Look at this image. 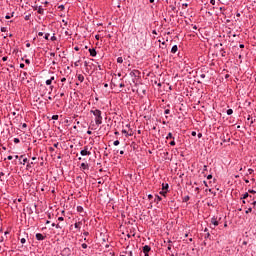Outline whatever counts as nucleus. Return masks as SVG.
<instances>
[{
    "instance_id": "obj_62",
    "label": "nucleus",
    "mask_w": 256,
    "mask_h": 256,
    "mask_svg": "<svg viewBox=\"0 0 256 256\" xmlns=\"http://www.w3.org/2000/svg\"><path fill=\"white\" fill-rule=\"evenodd\" d=\"M200 77H201V79H205L206 75L205 74H201Z\"/></svg>"
},
{
    "instance_id": "obj_54",
    "label": "nucleus",
    "mask_w": 256,
    "mask_h": 256,
    "mask_svg": "<svg viewBox=\"0 0 256 256\" xmlns=\"http://www.w3.org/2000/svg\"><path fill=\"white\" fill-rule=\"evenodd\" d=\"M58 8L61 9V11H63V9H65V6L64 5H60Z\"/></svg>"
},
{
    "instance_id": "obj_23",
    "label": "nucleus",
    "mask_w": 256,
    "mask_h": 256,
    "mask_svg": "<svg viewBox=\"0 0 256 256\" xmlns=\"http://www.w3.org/2000/svg\"><path fill=\"white\" fill-rule=\"evenodd\" d=\"M247 121H250V126L253 125V123H255L253 118H251V115L248 116Z\"/></svg>"
},
{
    "instance_id": "obj_51",
    "label": "nucleus",
    "mask_w": 256,
    "mask_h": 256,
    "mask_svg": "<svg viewBox=\"0 0 256 256\" xmlns=\"http://www.w3.org/2000/svg\"><path fill=\"white\" fill-rule=\"evenodd\" d=\"M9 59V57H7V56H4L3 58H2V61H7Z\"/></svg>"
},
{
    "instance_id": "obj_46",
    "label": "nucleus",
    "mask_w": 256,
    "mask_h": 256,
    "mask_svg": "<svg viewBox=\"0 0 256 256\" xmlns=\"http://www.w3.org/2000/svg\"><path fill=\"white\" fill-rule=\"evenodd\" d=\"M17 201H18V203H21V201H23V199L22 198H18L17 200H14V203H17Z\"/></svg>"
},
{
    "instance_id": "obj_45",
    "label": "nucleus",
    "mask_w": 256,
    "mask_h": 256,
    "mask_svg": "<svg viewBox=\"0 0 256 256\" xmlns=\"http://www.w3.org/2000/svg\"><path fill=\"white\" fill-rule=\"evenodd\" d=\"M25 63H26V65H31V60L26 59V60H25Z\"/></svg>"
},
{
    "instance_id": "obj_28",
    "label": "nucleus",
    "mask_w": 256,
    "mask_h": 256,
    "mask_svg": "<svg viewBox=\"0 0 256 256\" xmlns=\"http://www.w3.org/2000/svg\"><path fill=\"white\" fill-rule=\"evenodd\" d=\"M226 113H227V115H233V109H228V110L226 111Z\"/></svg>"
},
{
    "instance_id": "obj_59",
    "label": "nucleus",
    "mask_w": 256,
    "mask_h": 256,
    "mask_svg": "<svg viewBox=\"0 0 256 256\" xmlns=\"http://www.w3.org/2000/svg\"><path fill=\"white\" fill-rule=\"evenodd\" d=\"M7 159H8V161H11V160L13 159V156L9 155V156L7 157Z\"/></svg>"
},
{
    "instance_id": "obj_17",
    "label": "nucleus",
    "mask_w": 256,
    "mask_h": 256,
    "mask_svg": "<svg viewBox=\"0 0 256 256\" xmlns=\"http://www.w3.org/2000/svg\"><path fill=\"white\" fill-rule=\"evenodd\" d=\"M166 139H167V141H169V139L175 140V136H173V133L169 132V133L167 134V136H166Z\"/></svg>"
},
{
    "instance_id": "obj_12",
    "label": "nucleus",
    "mask_w": 256,
    "mask_h": 256,
    "mask_svg": "<svg viewBox=\"0 0 256 256\" xmlns=\"http://www.w3.org/2000/svg\"><path fill=\"white\" fill-rule=\"evenodd\" d=\"M37 13H38L39 15H44L45 9H43V7L39 6V7L37 8Z\"/></svg>"
},
{
    "instance_id": "obj_63",
    "label": "nucleus",
    "mask_w": 256,
    "mask_h": 256,
    "mask_svg": "<svg viewBox=\"0 0 256 256\" xmlns=\"http://www.w3.org/2000/svg\"><path fill=\"white\" fill-rule=\"evenodd\" d=\"M148 199H153V196L151 194H149Z\"/></svg>"
},
{
    "instance_id": "obj_22",
    "label": "nucleus",
    "mask_w": 256,
    "mask_h": 256,
    "mask_svg": "<svg viewBox=\"0 0 256 256\" xmlns=\"http://www.w3.org/2000/svg\"><path fill=\"white\" fill-rule=\"evenodd\" d=\"M189 199H191V197L189 195L185 196L183 199H182V202L183 203H187V201H189Z\"/></svg>"
},
{
    "instance_id": "obj_34",
    "label": "nucleus",
    "mask_w": 256,
    "mask_h": 256,
    "mask_svg": "<svg viewBox=\"0 0 256 256\" xmlns=\"http://www.w3.org/2000/svg\"><path fill=\"white\" fill-rule=\"evenodd\" d=\"M49 37H50V34L46 33L45 36H44V39H46V41H49Z\"/></svg>"
},
{
    "instance_id": "obj_61",
    "label": "nucleus",
    "mask_w": 256,
    "mask_h": 256,
    "mask_svg": "<svg viewBox=\"0 0 256 256\" xmlns=\"http://www.w3.org/2000/svg\"><path fill=\"white\" fill-rule=\"evenodd\" d=\"M211 5H215V0H210Z\"/></svg>"
},
{
    "instance_id": "obj_40",
    "label": "nucleus",
    "mask_w": 256,
    "mask_h": 256,
    "mask_svg": "<svg viewBox=\"0 0 256 256\" xmlns=\"http://www.w3.org/2000/svg\"><path fill=\"white\" fill-rule=\"evenodd\" d=\"M34 163L31 162V163H28L27 166H26V169H31V165H33Z\"/></svg>"
},
{
    "instance_id": "obj_43",
    "label": "nucleus",
    "mask_w": 256,
    "mask_h": 256,
    "mask_svg": "<svg viewBox=\"0 0 256 256\" xmlns=\"http://www.w3.org/2000/svg\"><path fill=\"white\" fill-rule=\"evenodd\" d=\"M254 171H255V170H253V169H251V168H250V169H248V173H249V175H253Z\"/></svg>"
},
{
    "instance_id": "obj_53",
    "label": "nucleus",
    "mask_w": 256,
    "mask_h": 256,
    "mask_svg": "<svg viewBox=\"0 0 256 256\" xmlns=\"http://www.w3.org/2000/svg\"><path fill=\"white\" fill-rule=\"evenodd\" d=\"M49 151H50L51 153H53V151H55V148L49 147Z\"/></svg>"
},
{
    "instance_id": "obj_18",
    "label": "nucleus",
    "mask_w": 256,
    "mask_h": 256,
    "mask_svg": "<svg viewBox=\"0 0 256 256\" xmlns=\"http://www.w3.org/2000/svg\"><path fill=\"white\" fill-rule=\"evenodd\" d=\"M220 53H221V57H227V51H225V49L221 48Z\"/></svg>"
},
{
    "instance_id": "obj_33",
    "label": "nucleus",
    "mask_w": 256,
    "mask_h": 256,
    "mask_svg": "<svg viewBox=\"0 0 256 256\" xmlns=\"http://www.w3.org/2000/svg\"><path fill=\"white\" fill-rule=\"evenodd\" d=\"M117 63H123V57H118L117 58Z\"/></svg>"
},
{
    "instance_id": "obj_10",
    "label": "nucleus",
    "mask_w": 256,
    "mask_h": 256,
    "mask_svg": "<svg viewBox=\"0 0 256 256\" xmlns=\"http://www.w3.org/2000/svg\"><path fill=\"white\" fill-rule=\"evenodd\" d=\"M211 223H212V225H214V227H218L219 226V221H217V218L215 216H213L211 218Z\"/></svg>"
},
{
    "instance_id": "obj_35",
    "label": "nucleus",
    "mask_w": 256,
    "mask_h": 256,
    "mask_svg": "<svg viewBox=\"0 0 256 256\" xmlns=\"http://www.w3.org/2000/svg\"><path fill=\"white\" fill-rule=\"evenodd\" d=\"M121 142H119V140H116L113 142V145H115V147H117Z\"/></svg>"
},
{
    "instance_id": "obj_52",
    "label": "nucleus",
    "mask_w": 256,
    "mask_h": 256,
    "mask_svg": "<svg viewBox=\"0 0 256 256\" xmlns=\"http://www.w3.org/2000/svg\"><path fill=\"white\" fill-rule=\"evenodd\" d=\"M20 69H25V64L24 63L20 64Z\"/></svg>"
},
{
    "instance_id": "obj_7",
    "label": "nucleus",
    "mask_w": 256,
    "mask_h": 256,
    "mask_svg": "<svg viewBox=\"0 0 256 256\" xmlns=\"http://www.w3.org/2000/svg\"><path fill=\"white\" fill-rule=\"evenodd\" d=\"M47 236H44L43 234H41V233H37L36 234V239H37V241H45V238H46Z\"/></svg>"
},
{
    "instance_id": "obj_21",
    "label": "nucleus",
    "mask_w": 256,
    "mask_h": 256,
    "mask_svg": "<svg viewBox=\"0 0 256 256\" xmlns=\"http://www.w3.org/2000/svg\"><path fill=\"white\" fill-rule=\"evenodd\" d=\"M63 253H65L66 255H71V249L64 248Z\"/></svg>"
},
{
    "instance_id": "obj_19",
    "label": "nucleus",
    "mask_w": 256,
    "mask_h": 256,
    "mask_svg": "<svg viewBox=\"0 0 256 256\" xmlns=\"http://www.w3.org/2000/svg\"><path fill=\"white\" fill-rule=\"evenodd\" d=\"M159 193H160V195H162V197H167V193H169V191L168 190H162Z\"/></svg>"
},
{
    "instance_id": "obj_57",
    "label": "nucleus",
    "mask_w": 256,
    "mask_h": 256,
    "mask_svg": "<svg viewBox=\"0 0 256 256\" xmlns=\"http://www.w3.org/2000/svg\"><path fill=\"white\" fill-rule=\"evenodd\" d=\"M11 17H13V13H12V15H11V16L6 15V16H5V19H10Z\"/></svg>"
},
{
    "instance_id": "obj_2",
    "label": "nucleus",
    "mask_w": 256,
    "mask_h": 256,
    "mask_svg": "<svg viewBox=\"0 0 256 256\" xmlns=\"http://www.w3.org/2000/svg\"><path fill=\"white\" fill-rule=\"evenodd\" d=\"M80 155H82V157H87L91 155V151H89V146H84V149L80 151Z\"/></svg>"
},
{
    "instance_id": "obj_31",
    "label": "nucleus",
    "mask_w": 256,
    "mask_h": 256,
    "mask_svg": "<svg viewBox=\"0 0 256 256\" xmlns=\"http://www.w3.org/2000/svg\"><path fill=\"white\" fill-rule=\"evenodd\" d=\"M252 211H253V208L250 207V208H248V209L245 211V213H246V215H247V214L251 213Z\"/></svg>"
},
{
    "instance_id": "obj_20",
    "label": "nucleus",
    "mask_w": 256,
    "mask_h": 256,
    "mask_svg": "<svg viewBox=\"0 0 256 256\" xmlns=\"http://www.w3.org/2000/svg\"><path fill=\"white\" fill-rule=\"evenodd\" d=\"M122 133L125 135V137H131L133 133L127 132V130H122Z\"/></svg>"
},
{
    "instance_id": "obj_64",
    "label": "nucleus",
    "mask_w": 256,
    "mask_h": 256,
    "mask_svg": "<svg viewBox=\"0 0 256 256\" xmlns=\"http://www.w3.org/2000/svg\"><path fill=\"white\" fill-rule=\"evenodd\" d=\"M74 49H75L76 51H79V47H78V46H75Z\"/></svg>"
},
{
    "instance_id": "obj_41",
    "label": "nucleus",
    "mask_w": 256,
    "mask_h": 256,
    "mask_svg": "<svg viewBox=\"0 0 256 256\" xmlns=\"http://www.w3.org/2000/svg\"><path fill=\"white\" fill-rule=\"evenodd\" d=\"M169 113H171V110H169V109H166V110L164 111V115H169Z\"/></svg>"
},
{
    "instance_id": "obj_4",
    "label": "nucleus",
    "mask_w": 256,
    "mask_h": 256,
    "mask_svg": "<svg viewBox=\"0 0 256 256\" xmlns=\"http://www.w3.org/2000/svg\"><path fill=\"white\" fill-rule=\"evenodd\" d=\"M130 77L137 79V77H141V72L139 70H132L130 72Z\"/></svg>"
},
{
    "instance_id": "obj_32",
    "label": "nucleus",
    "mask_w": 256,
    "mask_h": 256,
    "mask_svg": "<svg viewBox=\"0 0 256 256\" xmlns=\"http://www.w3.org/2000/svg\"><path fill=\"white\" fill-rule=\"evenodd\" d=\"M50 41H57V36H55V34H53V36L50 38Z\"/></svg>"
},
{
    "instance_id": "obj_13",
    "label": "nucleus",
    "mask_w": 256,
    "mask_h": 256,
    "mask_svg": "<svg viewBox=\"0 0 256 256\" xmlns=\"http://www.w3.org/2000/svg\"><path fill=\"white\" fill-rule=\"evenodd\" d=\"M162 191H169V184L168 183H162Z\"/></svg>"
},
{
    "instance_id": "obj_25",
    "label": "nucleus",
    "mask_w": 256,
    "mask_h": 256,
    "mask_svg": "<svg viewBox=\"0 0 256 256\" xmlns=\"http://www.w3.org/2000/svg\"><path fill=\"white\" fill-rule=\"evenodd\" d=\"M154 201L159 203L160 201H163V198H161V196H159V195H156V199Z\"/></svg>"
},
{
    "instance_id": "obj_9",
    "label": "nucleus",
    "mask_w": 256,
    "mask_h": 256,
    "mask_svg": "<svg viewBox=\"0 0 256 256\" xmlns=\"http://www.w3.org/2000/svg\"><path fill=\"white\" fill-rule=\"evenodd\" d=\"M137 93H142L143 95H145L147 93V89L145 87H143V85H141L138 89H137Z\"/></svg>"
},
{
    "instance_id": "obj_36",
    "label": "nucleus",
    "mask_w": 256,
    "mask_h": 256,
    "mask_svg": "<svg viewBox=\"0 0 256 256\" xmlns=\"http://www.w3.org/2000/svg\"><path fill=\"white\" fill-rule=\"evenodd\" d=\"M27 161H29L27 158H24L23 160H22V162H20L22 165H25V163H27Z\"/></svg>"
},
{
    "instance_id": "obj_6",
    "label": "nucleus",
    "mask_w": 256,
    "mask_h": 256,
    "mask_svg": "<svg viewBox=\"0 0 256 256\" xmlns=\"http://www.w3.org/2000/svg\"><path fill=\"white\" fill-rule=\"evenodd\" d=\"M80 169H81L82 171H89V164H88V163H85V162L81 163Z\"/></svg>"
},
{
    "instance_id": "obj_16",
    "label": "nucleus",
    "mask_w": 256,
    "mask_h": 256,
    "mask_svg": "<svg viewBox=\"0 0 256 256\" xmlns=\"http://www.w3.org/2000/svg\"><path fill=\"white\" fill-rule=\"evenodd\" d=\"M177 51H179V47L177 45H174L171 49V53L175 54L177 53Z\"/></svg>"
},
{
    "instance_id": "obj_27",
    "label": "nucleus",
    "mask_w": 256,
    "mask_h": 256,
    "mask_svg": "<svg viewBox=\"0 0 256 256\" xmlns=\"http://www.w3.org/2000/svg\"><path fill=\"white\" fill-rule=\"evenodd\" d=\"M52 119H53V121H58L59 120V115H53Z\"/></svg>"
},
{
    "instance_id": "obj_15",
    "label": "nucleus",
    "mask_w": 256,
    "mask_h": 256,
    "mask_svg": "<svg viewBox=\"0 0 256 256\" xmlns=\"http://www.w3.org/2000/svg\"><path fill=\"white\" fill-rule=\"evenodd\" d=\"M77 79H78V81H80V83H83V81H85V76H83V74H79L77 76Z\"/></svg>"
},
{
    "instance_id": "obj_5",
    "label": "nucleus",
    "mask_w": 256,
    "mask_h": 256,
    "mask_svg": "<svg viewBox=\"0 0 256 256\" xmlns=\"http://www.w3.org/2000/svg\"><path fill=\"white\" fill-rule=\"evenodd\" d=\"M241 199H242V203L245 205V203H247L245 199H253V196L249 195V192H246L245 194H243Z\"/></svg>"
},
{
    "instance_id": "obj_3",
    "label": "nucleus",
    "mask_w": 256,
    "mask_h": 256,
    "mask_svg": "<svg viewBox=\"0 0 256 256\" xmlns=\"http://www.w3.org/2000/svg\"><path fill=\"white\" fill-rule=\"evenodd\" d=\"M142 252L144 253V256H149V253H151V246L149 245L143 246Z\"/></svg>"
},
{
    "instance_id": "obj_42",
    "label": "nucleus",
    "mask_w": 256,
    "mask_h": 256,
    "mask_svg": "<svg viewBox=\"0 0 256 256\" xmlns=\"http://www.w3.org/2000/svg\"><path fill=\"white\" fill-rule=\"evenodd\" d=\"M53 147H55L56 149H59V142L54 143Z\"/></svg>"
},
{
    "instance_id": "obj_11",
    "label": "nucleus",
    "mask_w": 256,
    "mask_h": 256,
    "mask_svg": "<svg viewBox=\"0 0 256 256\" xmlns=\"http://www.w3.org/2000/svg\"><path fill=\"white\" fill-rule=\"evenodd\" d=\"M81 225H83V222L78 221V222H75L74 227H75V229H78L80 231L81 230Z\"/></svg>"
},
{
    "instance_id": "obj_29",
    "label": "nucleus",
    "mask_w": 256,
    "mask_h": 256,
    "mask_svg": "<svg viewBox=\"0 0 256 256\" xmlns=\"http://www.w3.org/2000/svg\"><path fill=\"white\" fill-rule=\"evenodd\" d=\"M0 31H1L2 33H7V27H1Z\"/></svg>"
},
{
    "instance_id": "obj_49",
    "label": "nucleus",
    "mask_w": 256,
    "mask_h": 256,
    "mask_svg": "<svg viewBox=\"0 0 256 256\" xmlns=\"http://www.w3.org/2000/svg\"><path fill=\"white\" fill-rule=\"evenodd\" d=\"M82 249H87V243L82 244Z\"/></svg>"
},
{
    "instance_id": "obj_44",
    "label": "nucleus",
    "mask_w": 256,
    "mask_h": 256,
    "mask_svg": "<svg viewBox=\"0 0 256 256\" xmlns=\"http://www.w3.org/2000/svg\"><path fill=\"white\" fill-rule=\"evenodd\" d=\"M211 237V234L209 232H207V234L205 235L204 239H209Z\"/></svg>"
},
{
    "instance_id": "obj_8",
    "label": "nucleus",
    "mask_w": 256,
    "mask_h": 256,
    "mask_svg": "<svg viewBox=\"0 0 256 256\" xmlns=\"http://www.w3.org/2000/svg\"><path fill=\"white\" fill-rule=\"evenodd\" d=\"M90 57H97V50L95 48H90L89 50Z\"/></svg>"
},
{
    "instance_id": "obj_24",
    "label": "nucleus",
    "mask_w": 256,
    "mask_h": 256,
    "mask_svg": "<svg viewBox=\"0 0 256 256\" xmlns=\"http://www.w3.org/2000/svg\"><path fill=\"white\" fill-rule=\"evenodd\" d=\"M77 211L78 213H83L84 212L83 206H77Z\"/></svg>"
},
{
    "instance_id": "obj_55",
    "label": "nucleus",
    "mask_w": 256,
    "mask_h": 256,
    "mask_svg": "<svg viewBox=\"0 0 256 256\" xmlns=\"http://www.w3.org/2000/svg\"><path fill=\"white\" fill-rule=\"evenodd\" d=\"M205 171H207V165H204L203 167V173H205Z\"/></svg>"
},
{
    "instance_id": "obj_50",
    "label": "nucleus",
    "mask_w": 256,
    "mask_h": 256,
    "mask_svg": "<svg viewBox=\"0 0 256 256\" xmlns=\"http://www.w3.org/2000/svg\"><path fill=\"white\" fill-rule=\"evenodd\" d=\"M22 129H27V123L22 124Z\"/></svg>"
},
{
    "instance_id": "obj_26",
    "label": "nucleus",
    "mask_w": 256,
    "mask_h": 256,
    "mask_svg": "<svg viewBox=\"0 0 256 256\" xmlns=\"http://www.w3.org/2000/svg\"><path fill=\"white\" fill-rule=\"evenodd\" d=\"M122 253H124V255L133 256V251H123Z\"/></svg>"
},
{
    "instance_id": "obj_38",
    "label": "nucleus",
    "mask_w": 256,
    "mask_h": 256,
    "mask_svg": "<svg viewBox=\"0 0 256 256\" xmlns=\"http://www.w3.org/2000/svg\"><path fill=\"white\" fill-rule=\"evenodd\" d=\"M14 143H21V140L19 138H14Z\"/></svg>"
},
{
    "instance_id": "obj_56",
    "label": "nucleus",
    "mask_w": 256,
    "mask_h": 256,
    "mask_svg": "<svg viewBox=\"0 0 256 256\" xmlns=\"http://www.w3.org/2000/svg\"><path fill=\"white\" fill-rule=\"evenodd\" d=\"M251 205H253V209H255L256 201H253V202L251 203Z\"/></svg>"
},
{
    "instance_id": "obj_39",
    "label": "nucleus",
    "mask_w": 256,
    "mask_h": 256,
    "mask_svg": "<svg viewBox=\"0 0 256 256\" xmlns=\"http://www.w3.org/2000/svg\"><path fill=\"white\" fill-rule=\"evenodd\" d=\"M170 145H171V147H175V145H176L175 140H172V141L170 142Z\"/></svg>"
},
{
    "instance_id": "obj_37",
    "label": "nucleus",
    "mask_w": 256,
    "mask_h": 256,
    "mask_svg": "<svg viewBox=\"0 0 256 256\" xmlns=\"http://www.w3.org/2000/svg\"><path fill=\"white\" fill-rule=\"evenodd\" d=\"M248 193H251L252 195H255L256 191L253 189L248 190Z\"/></svg>"
},
{
    "instance_id": "obj_1",
    "label": "nucleus",
    "mask_w": 256,
    "mask_h": 256,
    "mask_svg": "<svg viewBox=\"0 0 256 256\" xmlns=\"http://www.w3.org/2000/svg\"><path fill=\"white\" fill-rule=\"evenodd\" d=\"M90 113H92L95 117V124L99 127V125L103 124V112L97 108H93L90 110Z\"/></svg>"
},
{
    "instance_id": "obj_48",
    "label": "nucleus",
    "mask_w": 256,
    "mask_h": 256,
    "mask_svg": "<svg viewBox=\"0 0 256 256\" xmlns=\"http://www.w3.org/2000/svg\"><path fill=\"white\" fill-rule=\"evenodd\" d=\"M191 135H192V137H196V136H197V132L192 131V132H191Z\"/></svg>"
},
{
    "instance_id": "obj_30",
    "label": "nucleus",
    "mask_w": 256,
    "mask_h": 256,
    "mask_svg": "<svg viewBox=\"0 0 256 256\" xmlns=\"http://www.w3.org/2000/svg\"><path fill=\"white\" fill-rule=\"evenodd\" d=\"M20 243H22V245H25V243H27V240L25 238H21Z\"/></svg>"
},
{
    "instance_id": "obj_60",
    "label": "nucleus",
    "mask_w": 256,
    "mask_h": 256,
    "mask_svg": "<svg viewBox=\"0 0 256 256\" xmlns=\"http://www.w3.org/2000/svg\"><path fill=\"white\" fill-rule=\"evenodd\" d=\"M65 81H67V78L64 77V78L61 79L62 83H65Z\"/></svg>"
},
{
    "instance_id": "obj_47",
    "label": "nucleus",
    "mask_w": 256,
    "mask_h": 256,
    "mask_svg": "<svg viewBox=\"0 0 256 256\" xmlns=\"http://www.w3.org/2000/svg\"><path fill=\"white\" fill-rule=\"evenodd\" d=\"M84 237H89V232L85 231L83 232Z\"/></svg>"
},
{
    "instance_id": "obj_14",
    "label": "nucleus",
    "mask_w": 256,
    "mask_h": 256,
    "mask_svg": "<svg viewBox=\"0 0 256 256\" xmlns=\"http://www.w3.org/2000/svg\"><path fill=\"white\" fill-rule=\"evenodd\" d=\"M55 81V76H52L50 79L46 80V85H51Z\"/></svg>"
},
{
    "instance_id": "obj_58",
    "label": "nucleus",
    "mask_w": 256,
    "mask_h": 256,
    "mask_svg": "<svg viewBox=\"0 0 256 256\" xmlns=\"http://www.w3.org/2000/svg\"><path fill=\"white\" fill-rule=\"evenodd\" d=\"M58 221H65V218H63L62 216L58 218Z\"/></svg>"
}]
</instances>
